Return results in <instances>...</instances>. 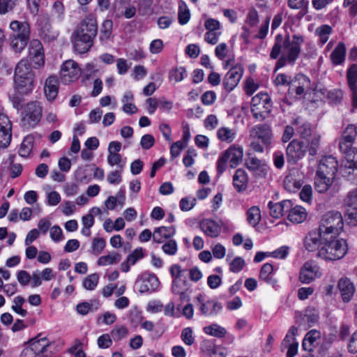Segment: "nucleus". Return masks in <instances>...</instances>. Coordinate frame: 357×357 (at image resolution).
<instances>
[{"label": "nucleus", "mask_w": 357, "mask_h": 357, "mask_svg": "<svg viewBox=\"0 0 357 357\" xmlns=\"http://www.w3.org/2000/svg\"><path fill=\"white\" fill-rule=\"evenodd\" d=\"M128 331L124 326H116L111 331V337L114 341H119L127 336Z\"/></svg>", "instance_id": "13d9d810"}, {"label": "nucleus", "mask_w": 357, "mask_h": 357, "mask_svg": "<svg viewBox=\"0 0 357 357\" xmlns=\"http://www.w3.org/2000/svg\"><path fill=\"white\" fill-rule=\"evenodd\" d=\"M81 73L77 63L73 60H67L61 66L60 78L63 84H70L77 80Z\"/></svg>", "instance_id": "1a4fd4ad"}, {"label": "nucleus", "mask_w": 357, "mask_h": 357, "mask_svg": "<svg viewBox=\"0 0 357 357\" xmlns=\"http://www.w3.org/2000/svg\"><path fill=\"white\" fill-rule=\"evenodd\" d=\"M121 259V256L116 252H112L107 255L100 257L98 260L99 266H107L119 263Z\"/></svg>", "instance_id": "a18cd8bd"}, {"label": "nucleus", "mask_w": 357, "mask_h": 357, "mask_svg": "<svg viewBox=\"0 0 357 357\" xmlns=\"http://www.w3.org/2000/svg\"><path fill=\"white\" fill-rule=\"evenodd\" d=\"M291 206L292 202L287 199L275 204H273L272 202H269L268 203L270 215L274 218H279L284 214H287Z\"/></svg>", "instance_id": "5701e85b"}, {"label": "nucleus", "mask_w": 357, "mask_h": 357, "mask_svg": "<svg viewBox=\"0 0 357 357\" xmlns=\"http://www.w3.org/2000/svg\"><path fill=\"white\" fill-rule=\"evenodd\" d=\"M190 14L186 4L183 1L179 3L178 18V22L183 25L185 24L190 20Z\"/></svg>", "instance_id": "3c124183"}, {"label": "nucleus", "mask_w": 357, "mask_h": 357, "mask_svg": "<svg viewBox=\"0 0 357 357\" xmlns=\"http://www.w3.org/2000/svg\"><path fill=\"white\" fill-rule=\"evenodd\" d=\"M29 39L13 35L11 38L10 46L15 52H20L26 46Z\"/></svg>", "instance_id": "09e8293b"}, {"label": "nucleus", "mask_w": 357, "mask_h": 357, "mask_svg": "<svg viewBox=\"0 0 357 357\" xmlns=\"http://www.w3.org/2000/svg\"><path fill=\"white\" fill-rule=\"evenodd\" d=\"M292 86H295V92L298 96L309 93L312 90L310 79L303 74L296 76Z\"/></svg>", "instance_id": "4be33fe9"}, {"label": "nucleus", "mask_w": 357, "mask_h": 357, "mask_svg": "<svg viewBox=\"0 0 357 357\" xmlns=\"http://www.w3.org/2000/svg\"><path fill=\"white\" fill-rule=\"evenodd\" d=\"M273 267L272 264L266 263L262 266L260 270L259 279L273 287L276 284L277 280L273 278Z\"/></svg>", "instance_id": "c9c22d12"}, {"label": "nucleus", "mask_w": 357, "mask_h": 357, "mask_svg": "<svg viewBox=\"0 0 357 357\" xmlns=\"http://www.w3.org/2000/svg\"><path fill=\"white\" fill-rule=\"evenodd\" d=\"M217 135L220 141L230 143L236 138V132L234 129L222 127L218 130Z\"/></svg>", "instance_id": "a19ab883"}, {"label": "nucleus", "mask_w": 357, "mask_h": 357, "mask_svg": "<svg viewBox=\"0 0 357 357\" xmlns=\"http://www.w3.org/2000/svg\"><path fill=\"white\" fill-rule=\"evenodd\" d=\"M348 251V245L343 238L332 237L325 241L319 249V256L326 261H335L342 259Z\"/></svg>", "instance_id": "f03ea898"}, {"label": "nucleus", "mask_w": 357, "mask_h": 357, "mask_svg": "<svg viewBox=\"0 0 357 357\" xmlns=\"http://www.w3.org/2000/svg\"><path fill=\"white\" fill-rule=\"evenodd\" d=\"M203 330L206 334L218 338L225 337L227 333L226 329L217 324L205 326Z\"/></svg>", "instance_id": "79ce46f5"}, {"label": "nucleus", "mask_w": 357, "mask_h": 357, "mask_svg": "<svg viewBox=\"0 0 357 357\" xmlns=\"http://www.w3.org/2000/svg\"><path fill=\"white\" fill-rule=\"evenodd\" d=\"M272 109V101L266 93H259L251 100V112L255 119L264 120Z\"/></svg>", "instance_id": "39448f33"}, {"label": "nucleus", "mask_w": 357, "mask_h": 357, "mask_svg": "<svg viewBox=\"0 0 357 357\" xmlns=\"http://www.w3.org/2000/svg\"><path fill=\"white\" fill-rule=\"evenodd\" d=\"M243 73V68L241 65L232 67L224 77L222 84L228 92L235 89L240 82Z\"/></svg>", "instance_id": "4468645a"}, {"label": "nucleus", "mask_w": 357, "mask_h": 357, "mask_svg": "<svg viewBox=\"0 0 357 357\" xmlns=\"http://www.w3.org/2000/svg\"><path fill=\"white\" fill-rule=\"evenodd\" d=\"M131 0H114L111 10V15L114 18H121L123 15V10L126 8Z\"/></svg>", "instance_id": "58836bf2"}, {"label": "nucleus", "mask_w": 357, "mask_h": 357, "mask_svg": "<svg viewBox=\"0 0 357 357\" xmlns=\"http://www.w3.org/2000/svg\"><path fill=\"white\" fill-rule=\"evenodd\" d=\"M11 122L8 117L0 114V146L7 147L11 141Z\"/></svg>", "instance_id": "6ab92c4d"}, {"label": "nucleus", "mask_w": 357, "mask_h": 357, "mask_svg": "<svg viewBox=\"0 0 357 357\" xmlns=\"http://www.w3.org/2000/svg\"><path fill=\"white\" fill-rule=\"evenodd\" d=\"M337 167L338 162L336 158L332 155H328L320 160L317 172L335 178Z\"/></svg>", "instance_id": "a211bd4d"}, {"label": "nucleus", "mask_w": 357, "mask_h": 357, "mask_svg": "<svg viewBox=\"0 0 357 357\" xmlns=\"http://www.w3.org/2000/svg\"><path fill=\"white\" fill-rule=\"evenodd\" d=\"M15 90L22 95L29 94L33 89L34 78L27 77L24 79H14Z\"/></svg>", "instance_id": "7c9ffc66"}, {"label": "nucleus", "mask_w": 357, "mask_h": 357, "mask_svg": "<svg viewBox=\"0 0 357 357\" xmlns=\"http://www.w3.org/2000/svg\"><path fill=\"white\" fill-rule=\"evenodd\" d=\"M301 319H297L300 326L304 327H310L319 319V315L314 310H307L304 314H300Z\"/></svg>", "instance_id": "f704fd0d"}, {"label": "nucleus", "mask_w": 357, "mask_h": 357, "mask_svg": "<svg viewBox=\"0 0 357 357\" xmlns=\"http://www.w3.org/2000/svg\"><path fill=\"white\" fill-rule=\"evenodd\" d=\"M186 70L183 67L176 68L169 72V78L178 82L183 79Z\"/></svg>", "instance_id": "338daca9"}, {"label": "nucleus", "mask_w": 357, "mask_h": 357, "mask_svg": "<svg viewBox=\"0 0 357 357\" xmlns=\"http://www.w3.org/2000/svg\"><path fill=\"white\" fill-rule=\"evenodd\" d=\"M354 142H347V141L340 140L339 146L342 153L345 154L347 162L354 160L357 158V149L353 147Z\"/></svg>", "instance_id": "e433bc0d"}, {"label": "nucleus", "mask_w": 357, "mask_h": 357, "mask_svg": "<svg viewBox=\"0 0 357 357\" xmlns=\"http://www.w3.org/2000/svg\"><path fill=\"white\" fill-rule=\"evenodd\" d=\"M297 331L298 329L296 326H293L289 328L287 334L286 335L284 339L282 341V345L284 347L298 344L295 338Z\"/></svg>", "instance_id": "bf43d9fd"}, {"label": "nucleus", "mask_w": 357, "mask_h": 357, "mask_svg": "<svg viewBox=\"0 0 357 357\" xmlns=\"http://www.w3.org/2000/svg\"><path fill=\"white\" fill-rule=\"evenodd\" d=\"M113 22L110 20L104 21L100 33V39L105 40L109 38L112 34Z\"/></svg>", "instance_id": "864d4df0"}, {"label": "nucleus", "mask_w": 357, "mask_h": 357, "mask_svg": "<svg viewBox=\"0 0 357 357\" xmlns=\"http://www.w3.org/2000/svg\"><path fill=\"white\" fill-rule=\"evenodd\" d=\"M243 151L241 147L230 146L220 156L217 162V172L218 174H222L229 162L231 168H235L243 159Z\"/></svg>", "instance_id": "0eeeda50"}, {"label": "nucleus", "mask_w": 357, "mask_h": 357, "mask_svg": "<svg viewBox=\"0 0 357 357\" xmlns=\"http://www.w3.org/2000/svg\"><path fill=\"white\" fill-rule=\"evenodd\" d=\"M344 222L342 214L339 211H331L325 213L320 222L319 229L324 236L331 238L337 237L342 231Z\"/></svg>", "instance_id": "20e7f679"}, {"label": "nucleus", "mask_w": 357, "mask_h": 357, "mask_svg": "<svg viewBox=\"0 0 357 357\" xmlns=\"http://www.w3.org/2000/svg\"><path fill=\"white\" fill-rule=\"evenodd\" d=\"M307 147L303 142L298 139H293L286 148V156L287 162L291 165L296 164L305 155Z\"/></svg>", "instance_id": "9d476101"}, {"label": "nucleus", "mask_w": 357, "mask_h": 357, "mask_svg": "<svg viewBox=\"0 0 357 357\" xmlns=\"http://www.w3.org/2000/svg\"><path fill=\"white\" fill-rule=\"evenodd\" d=\"M99 307V303L96 301L82 302L77 305V311L82 315L87 314L91 310H97Z\"/></svg>", "instance_id": "de8ad7c7"}, {"label": "nucleus", "mask_w": 357, "mask_h": 357, "mask_svg": "<svg viewBox=\"0 0 357 357\" xmlns=\"http://www.w3.org/2000/svg\"><path fill=\"white\" fill-rule=\"evenodd\" d=\"M284 188L289 192H295L299 190L303 183L301 179H298L293 174L287 175L284 179Z\"/></svg>", "instance_id": "4c0bfd02"}, {"label": "nucleus", "mask_w": 357, "mask_h": 357, "mask_svg": "<svg viewBox=\"0 0 357 357\" xmlns=\"http://www.w3.org/2000/svg\"><path fill=\"white\" fill-rule=\"evenodd\" d=\"M247 220L252 226H257L261 220L260 209L257 206H252L247 211Z\"/></svg>", "instance_id": "c03bdc74"}, {"label": "nucleus", "mask_w": 357, "mask_h": 357, "mask_svg": "<svg viewBox=\"0 0 357 357\" xmlns=\"http://www.w3.org/2000/svg\"><path fill=\"white\" fill-rule=\"evenodd\" d=\"M323 234L319 229L310 231L304 238L305 248L310 252L317 250L321 245H324L325 241L329 239V237Z\"/></svg>", "instance_id": "ddd939ff"}, {"label": "nucleus", "mask_w": 357, "mask_h": 357, "mask_svg": "<svg viewBox=\"0 0 357 357\" xmlns=\"http://www.w3.org/2000/svg\"><path fill=\"white\" fill-rule=\"evenodd\" d=\"M18 0H0V15L12 12L18 3Z\"/></svg>", "instance_id": "5fc2aeb1"}, {"label": "nucleus", "mask_w": 357, "mask_h": 357, "mask_svg": "<svg viewBox=\"0 0 357 357\" xmlns=\"http://www.w3.org/2000/svg\"><path fill=\"white\" fill-rule=\"evenodd\" d=\"M201 230L211 238L218 237L221 232V225L212 219H204L199 222Z\"/></svg>", "instance_id": "412c9836"}, {"label": "nucleus", "mask_w": 357, "mask_h": 357, "mask_svg": "<svg viewBox=\"0 0 357 357\" xmlns=\"http://www.w3.org/2000/svg\"><path fill=\"white\" fill-rule=\"evenodd\" d=\"M333 179V177L321 174L317 172L314 178L315 190L319 193L326 192L332 185Z\"/></svg>", "instance_id": "bb28decb"}, {"label": "nucleus", "mask_w": 357, "mask_h": 357, "mask_svg": "<svg viewBox=\"0 0 357 357\" xmlns=\"http://www.w3.org/2000/svg\"><path fill=\"white\" fill-rule=\"evenodd\" d=\"M187 270L182 268L178 264H174L169 268V273L173 278L172 291L174 294L179 295L181 301H190V284L183 277Z\"/></svg>", "instance_id": "7ed1b4c3"}, {"label": "nucleus", "mask_w": 357, "mask_h": 357, "mask_svg": "<svg viewBox=\"0 0 357 357\" xmlns=\"http://www.w3.org/2000/svg\"><path fill=\"white\" fill-rule=\"evenodd\" d=\"M33 146V137L29 135L24 137L19 149L20 155L24 158L27 157L31 152Z\"/></svg>", "instance_id": "37998d69"}, {"label": "nucleus", "mask_w": 357, "mask_h": 357, "mask_svg": "<svg viewBox=\"0 0 357 357\" xmlns=\"http://www.w3.org/2000/svg\"><path fill=\"white\" fill-rule=\"evenodd\" d=\"M288 220L294 224H299L304 222L307 218V211L305 208L301 206H293L287 212Z\"/></svg>", "instance_id": "cd10ccee"}, {"label": "nucleus", "mask_w": 357, "mask_h": 357, "mask_svg": "<svg viewBox=\"0 0 357 357\" xmlns=\"http://www.w3.org/2000/svg\"><path fill=\"white\" fill-rule=\"evenodd\" d=\"M10 28L15 36L22 37V38L30 37V25L27 22L14 20L10 22Z\"/></svg>", "instance_id": "c85d7f7f"}, {"label": "nucleus", "mask_w": 357, "mask_h": 357, "mask_svg": "<svg viewBox=\"0 0 357 357\" xmlns=\"http://www.w3.org/2000/svg\"><path fill=\"white\" fill-rule=\"evenodd\" d=\"M182 341L187 345H192L195 342V336L191 328L187 327L183 329L181 335Z\"/></svg>", "instance_id": "e2e57ef3"}, {"label": "nucleus", "mask_w": 357, "mask_h": 357, "mask_svg": "<svg viewBox=\"0 0 357 357\" xmlns=\"http://www.w3.org/2000/svg\"><path fill=\"white\" fill-rule=\"evenodd\" d=\"M97 32L98 25L96 20L92 16H89L81 22L74 33L81 37H87V39L93 40L97 35Z\"/></svg>", "instance_id": "f8f14e48"}, {"label": "nucleus", "mask_w": 357, "mask_h": 357, "mask_svg": "<svg viewBox=\"0 0 357 357\" xmlns=\"http://www.w3.org/2000/svg\"><path fill=\"white\" fill-rule=\"evenodd\" d=\"M27 77L34 78V73L31 64L27 60L22 59L16 66L14 73V79L26 78Z\"/></svg>", "instance_id": "393cba45"}, {"label": "nucleus", "mask_w": 357, "mask_h": 357, "mask_svg": "<svg viewBox=\"0 0 357 357\" xmlns=\"http://www.w3.org/2000/svg\"><path fill=\"white\" fill-rule=\"evenodd\" d=\"M303 42V37L299 34H294L291 39L289 34L284 37L281 34L276 36L270 54V57L273 59H276L281 55L276 63L275 70L286 64L294 65L296 63L301 54Z\"/></svg>", "instance_id": "f257e3e1"}, {"label": "nucleus", "mask_w": 357, "mask_h": 357, "mask_svg": "<svg viewBox=\"0 0 357 357\" xmlns=\"http://www.w3.org/2000/svg\"><path fill=\"white\" fill-rule=\"evenodd\" d=\"M29 54L36 68L43 66L45 63V54L41 42L37 39L31 40L29 46Z\"/></svg>", "instance_id": "dca6fc26"}, {"label": "nucleus", "mask_w": 357, "mask_h": 357, "mask_svg": "<svg viewBox=\"0 0 357 357\" xmlns=\"http://www.w3.org/2000/svg\"><path fill=\"white\" fill-rule=\"evenodd\" d=\"M357 135L356 128L354 125H349L343 131L341 140L347 142H354Z\"/></svg>", "instance_id": "6e6d98bb"}, {"label": "nucleus", "mask_w": 357, "mask_h": 357, "mask_svg": "<svg viewBox=\"0 0 357 357\" xmlns=\"http://www.w3.org/2000/svg\"><path fill=\"white\" fill-rule=\"evenodd\" d=\"M233 184L238 192L244 191L247 188L248 176L245 170L238 169L233 176Z\"/></svg>", "instance_id": "473e14b6"}, {"label": "nucleus", "mask_w": 357, "mask_h": 357, "mask_svg": "<svg viewBox=\"0 0 357 357\" xmlns=\"http://www.w3.org/2000/svg\"><path fill=\"white\" fill-rule=\"evenodd\" d=\"M348 84L351 90L357 89V66L352 65L348 70L347 74Z\"/></svg>", "instance_id": "603ef678"}, {"label": "nucleus", "mask_w": 357, "mask_h": 357, "mask_svg": "<svg viewBox=\"0 0 357 357\" xmlns=\"http://www.w3.org/2000/svg\"><path fill=\"white\" fill-rule=\"evenodd\" d=\"M175 229L173 227H160L155 228L153 233V240L154 242L161 243L165 239L174 236Z\"/></svg>", "instance_id": "c756f323"}, {"label": "nucleus", "mask_w": 357, "mask_h": 357, "mask_svg": "<svg viewBox=\"0 0 357 357\" xmlns=\"http://www.w3.org/2000/svg\"><path fill=\"white\" fill-rule=\"evenodd\" d=\"M321 276V273L319 267L311 261H307L301 268L299 281L302 283L309 284L315 278Z\"/></svg>", "instance_id": "2eb2a0df"}, {"label": "nucleus", "mask_w": 357, "mask_h": 357, "mask_svg": "<svg viewBox=\"0 0 357 357\" xmlns=\"http://www.w3.org/2000/svg\"><path fill=\"white\" fill-rule=\"evenodd\" d=\"M44 91L49 100L56 98L59 91V80L56 76L51 75L45 81Z\"/></svg>", "instance_id": "a878e982"}, {"label": "nucleus", "mask_w": 357, "mask_h": 357, "mask_svg": "<svg viewBox=\"0 0 357 357\" xmlns=\"http://www.w3.org/2000/svg\"><path fill=\"white\" fill-rule=\"evenodd\" d=\"M250 137L257 138L266 146H268L272 140V130L271 126L267 123L258 124L251 128Z\"/></svg>", "instance_id": "f3484780"}, {"label": "nucleus", "mask_w": 357, "mask_h": 357, "mask_svg": "<svg viewBox=\"0 0 357 357\" xmlns=\"http://www.w3.org/2000/svg\"><path fill=\"white\" fill-rule=\"evenodd\" d=\"M42 116V107L37 101L26 104L21 114V126L29 130L35 127L40 121Z\"/></svg>", "instance_id": "423d86ee"}, {"label": "nucleus", "mask_w": 357, "mask_h": 357, "mask_svg": "<svg viewBox=\"0 0 357 357\" xmlns=\"http://www.w3.org/2000/svg\"><path fill=\"white\" fill-rule=\"evenodd\" d=\"M337 286L343 301L345 303L350 301L355 292L353 282L347 278H342L340 279Z\"/></svg>", "instance_id": "b1692460"}, {"label": "nucleus", "mask_w": 357, "mask_h": 357, "mask_svg": "<svg viewBox=\"0 0 357 357\" xmlns=\"http://www.w3.org/2000/svg\"><path fill=\"white\" fill-rule=\"evenodd\" d=\"M74 37V49L79 54L87 52L93 45V40L87 39V37H81L75 33Z\"/></svg>", "instance_id": "2f4dec72"}, {"label": "nucleus", "mask_w": 357, "mask_h": 357, "mask_svg": "<svg viewBox=\"0 0 357 357\" xmlns=\"http://www.w3.org/2000/svg\"><path fill=\"white\" fill-rule=\"evenodd\" d=\"M262 165V161L254 156H249L245 160V166L250 171H256L259 169Z\"/></svg>", "instance_id": "0e129e2a"}, {"label": "nucleus", "mask_w": 357, "mask_h": 357, "mask_svg": "<svg viewBox=\"0 0 357 357\" xmlns=\"http://www.w3.org/2000/svg\"><path fill=\"white\" fill-rule=\"evenodd\" d=\"M293 125L297 126L296 130L301 137L305 139L311 135L312 128L309 123L303 122L301 119H296L293 121Z\"/></svg>", "instance_id": "ea45409f"}, {"label": "nucleus", "mask_w": 357, "mask_h": 357, "mask_svg": "<svg viewBox=\"0 0 357 357\" xmlns=\"http://www.w3.org/2000/svg\"><path fill=\"white\" fill-rule=\"evenodd\" d=\"M30 345L36 354L40 357H51L52 352L48 351L50 342L46 337L38 338L37 337L30 340Z\"/></svg>", "instance_id": "aec40b11"}, {"label": "nucleus", "mask_w": 357, "mask_h": 357, "mask_svg": "<svg viewBox=\"0 0 357 357\" xmlns=\"http://www.w3.org/2000/svg\"><path fill=\"white\" fill-rule=\"evenodd\" d=\"M144 257V255L143 248H137L127 257L126 260L132 266L135 264L137 261L142 259Z\"/></svg>", "instance_id": "69168bd1"}, {"label": "nucleus", "mask_w": 357, "mask_h": 357, "mask_svg": "<svg viewBox=\"0 0 357 357\" xmlns=\"http://www.w3.org/2000/svg\"><path fill=\"white\" fill-rule=\"evenodd\" d=\"M160 286L158 278L149 273H143L135 282V287L141 294L155 291Z\"/></svg>", "instance_id": "9b49d317"}, {"label": "nucleus", "mask_w": 357, "mask_h": 357, "mask_svg": "<svg viewBox=\"0 0 357 357\" xmlns=\"http://www.w3.org/2000/svg\"><path fill=\"white\" fill-rule=\"evenodd\" d=\"M99 280V275L97 273H93L87 276L83 281V287L87 290H93Z\"/></svg>", "instance_id": "4d7b16f0"}, {"label": "nucleus", "mask_w": 357, "mask_h": 357, "mask_svg": "<svg viewBox=\"0 0 357 357\" xmlns=\"http://www.w3.org/2000/svg\"><path fill=\"white\" fill-rule=\"evenodd\" d=\"M195 301L202 316L215 317L222 310L221 303L214 299L206 300L201 294L195 298Z\"/></svg>", "instance_id": "6e6552de"}, {"label": "nucleus", "mask_w": 357, "mask_h": 357, "mask_svg": "<svg viewBox=\"0 0 357 357\" xmlns=\"http://www.w3.org/2000/svg\"><path fill=\"white\" fill-rule=\"evenodd\" d=\"M346 47L345 45L340 42L331 54V60L333 64L337 66L342 64L345 59Z\"/></svg>", "instance_id": "72a5a7b5"}, {"label": "nucleus", "mask_w": 357, "mask_h": 357, "mask_svg": "<svg viewBox=\"0 0 357 357\" xmlns=\"http://www.w3.org/2000/svg\"><path fill=\"white\" fill-rule=\"evenodd\" d=\"M123 169L112 171L107 174V180L110 184L117 185L122 181Z\"/></svg>", "instance_id": "774afa93"}, {"label": "nucleus", "mask_w": 357, "mask_h": 357, "mask_svg": "<svg viewBox=\"0 0 357 357\" xmlns=\"http://www.w3.org/2000/svg\"><path fill=\"white\" fill-rule=\"evenodd\" d=\"M24 303L25 299L21 296H17L13 301V304L11 309L20 316L25 317L27 314V311L22 308Z\"/></svg>", "instance_id": "8fccbe9b"}, {"label": "nucleus", "mask_w": 357, "mask_h": 357, "mask_svg": "<svg viewBox=\"0 0 357 357\" xmlns=\"http://www.w3.org/2000/svg\"><path fill=\"white\" fill-rule=\"evenodd\" d=\"M105 241L102 238H95L91 244V252L95 255H100L105 248Z\"/></svg>", "instance_id": "052dcab7"}, {"label": "nucleus", "mask_w": 357, "mask_h": 357, "mask_svg": "<svg viewBox=\"0 0 357 357\" xmlns=\"http://www.w3.org/2000/svg\"><path fill=\"white\" fill-rule=\"evenodd\" d=\"M332 33V28L327 24L321 25L315 30V34L319 36L321 44L324 45L328 40L329 36Z\"/></svg>", "instance_id": "49530a36"}, {"label": "nucleus", "mask_w": 357, "mask_h": 357, "mask_svg": "<svg viewBox=\"0 0 357 357\" xmlns=\"http://www.w3.org/2000/svg\"><path fill=\"white\" fill-rule=\"evenodd\" d=\"M207 353L210 357H225L227 356V351L224 348L213 344L208 345Z\"/></svg>", "instance_id": "680f3d73"}]
</instances>
